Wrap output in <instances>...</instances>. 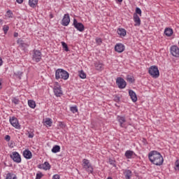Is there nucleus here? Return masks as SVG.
<instances>
[{
  "label": "nucleus",
  "instance_id": "nucleus-1",
  "mask_svg": "<svg viewBox=\"0 0 179 179\" xmlns=\"http://www.w3.org/2000/svg\"><path fill=\"white\" fill-rule=\"evenodd\" d=\"M148 159L155 166H162L164 162L162 154L156 150L151 151L148 153Z\"/></svg>",
  "mask_w": 179,
  "mask_h": 179
},
{
  "label": "nucleus",
  "instance_id": "nucleus-2",
  "mask_svg": "<svg viewBox=\"0 0 179 179\" xmlns=\"http://www.w3.org/2000/svg\"><path fill=\"white\" fill-rule=\"evenodd\" d=\"M55 78L56 79H63L64 80H68L69 78V73L62 69H58L55 73Z\"/></svg>",
  "mask_w": 179,
  "mask_h": 179
},
{
  "label": "nucleus",
  "instance_id": "nucleus-3",
  "mask_svg": "<svg viewBox=\"0 0 179 179\" xmlns=\"http://www.w3.org/2000/svg\"><path fill=\"white\" fill-rule=\"evenodd\" d=\"M148 73H150V76L152 78H158L160 76V73L159 72V69L156 66H152L149 68Z\"/></svg>",
  "mask_w": 179,
  "mask_h": 179
},
{
  "label": "nucleus",
  "instance_id": "nucleus-4",
  "mask_svg": "<svg viewBox=\"0 0 179 179\" xmlns=\"http://www.w3.org/2000/svg\"><path fill=\"white\" fill-rule=\"evenodd\" d=\"M83 166L87 173L93 174V166H92V164H90V162H89L88 159H83Z\"/></svg>",
  "mask_w": 179,
  "mask_h": 179
},
{
  "label": "nucleus",
  "instance_id": "nucleus-5",
  "mask_svg": "<svg viewBox=\"0 0 179 179\" xmlns=\"http://www.w3.org/2000/svg\"><path fill=\"white\" fill-rule=\"evenodd\" d=\"M10 157L15 163H22V157H20V155L17 152H13L12 155H10Z\"/></svg>",
  "mask_w": 179,
  "mask_h": 179
},
{
  "label": "nucleus",
  "instance_id": "nucleus-6",
  "mask_svg": "<svg viewBox=\"0 0 179 179\" xmlns=\"http://www.w3.org/2000/svg\"><path fill=\"white\" fill-rule=\"evenodd\" d=\"M116 85H117L119 89H125L127 87V82L122 78H117Z\"/></svg>",
  "mask_w": 179,
  "mask_h": 179
},
{
  "label": "nucleus",
  "instance_id": "nucleus-7",
  "mask_svg": "<svg viewBox=\"0 0 179 179\" xmlns=\"http://www.w3.org/2000/svg\"><path fill=\"white\" fill-rule=\"evenodd\" d=\"M32 59L33 61H35V62H40L41 61V52H40V50H34Z\"/></svg>",
  "mask_w": 179,
  "mask_h": 179
},
{
  "label": "nucleus",
  "instance_id": "nucleus-8",
  "mask_svg": "<svg viewBox=\"0 0 179 179\" xmlns=\"http://www.w3.org/2000/svg\"><path fill=\"white\" fill-rule=\"evenodd\" d=\"M74 27H76L78 31H83L85 30V25L82 24V22H78V20L76 19L73 20V23Z\"/></svg>",
  "mask_w": 179,
  "mask_h": 179
},
{
  "label": "nucleus",
  "instance_id": "nucleus-9",
  "mask_svg": "<svg viewBox=\"0 0 179 179\" xmlns=\"http://www.w3.org/2000/svg\"><path fill=\"white\" fill-rule=\"evenodd\" d=\"M171 54L173 55V57H176V58H178L179 57V48L177 45H173L170 48Z\"/></svg>",
  "mask_w": 179,
  "mask_h": 179
},
{
  "label": "nucleus",
  "instance_id": "nucleus-10",
  "mask_svg": "<svg viewBox=\"0 0 179 179\" xmlns=\"http://www.w3.org/2000/svg\"><path fill=\"white\" fill-rule=\"evenodd\" d=\"M54 93L57 97H61L62 96V90L61 86L57 83V85L54 87Z\"/></svg>",
  "mask_w": 179,
  "mask_h": 179
},
{
  "label": "nucleus",
  "instance_id": "nucleus-11",
  "mask_svg": "<svg viewBox=\"0 0 179 179\" xmlns=\"http://www.w3.org/2000/svg\"><path fill=\"white\" fill-rule=\"evenodd\" d=\"M71 23V17H69V14H65L62 20V26H68Z\"/></svg>",
  "mask_w": 179,
  "mask_h": 179
},
{
  "label": "nucleus",
  "instance_id": "nucleus-12",
  "mask_svg": "<svg viewBox=\"0 0 179 179\" xmlns=\"http://www.w3.org/2000/svg\"><path fill=\"white\" fill-rule=\"evenodd\" d=\"M10 123L14 127V128H16L17 129L20 128V125H19V120H17V118L15 117L10 118Z\"/></svg>",
  "mask_w": 179,
  "mask_h": 179
},
{
  "label": "nucleus",
  "instance_id": "nucleus-13",
  "mask_svg": "<svg viewBox=\"0 0 179 179\" xmlns=\"http://www.w3.org/2000/svg\"><path fill=\"white\" fill-rule=\"evenodd\" d=\"M115 50L117 52H124L125 50V46L122 43H117L115 46Z\"/></svg>",
  "mask_w": 179,
  "mask_h": 179
},
{
  "label": "nucleus",
  "instance_id": "nucleus-14",
  "mask_svg": "<svg viewBox=\"0 0 179 179\" xmlns=\"http://www.w3.org/2000/svg\"><path fill=\"white\" fill-rule=\"evenodd\" d=\"M129 95L134 103H136V101H138V96H136V93H135L134 90H129Z\"/></svg>",
  "mask_w": 179,
  "mask_h": 179
},
{
  "label": "nucleus",
  "instance_id": "nucleus-15",
  "mask_svg": "<svg viewBox=\"0 0 179 179\" xmlns=\"http://www.w3.org/2000/svg\"><path fill=\"white\" fill-rule=\"evenodd\" d=\"M38 168L43 169V170H50V169H51V165H50L48 162H45L44 164H38Z\"/></svg>",
  "mask_w": 179,
  "mask_h": 179
},
{
  "label": "nucleus",
  "instance_id": "nucleus-16",
  "mask_svg": "<svg viewBox=\"0 0 179 179\" xmlns=\"http://www.w3.org/2000/svg\"><path fill=\"white\" fill-rule=\"evenodd\" d=\"M124 156L127 159H134L136 155L132 150H127L125 152Z\"/></svg>",
  "mask_w": 179,
  "mask_h": 179
},
{
  "label": "nucleus",
  "instance_id": "nucleus-17",
  "mask_svg": "<svg viewBox=\"0 0 179 179\" xmlns=\"http://www.w3.org/2000/svg\"><path fill=\"white\" fill-rule=\"evenodd\" d=\"M117 121L120 122V125L122 128H124V123L127 122V120L125 119V116H117Z\"/></svg>",
  "mask_w": 179,
  "mask_h": 179
},
{
  "label": "nucleus",
  "instance_id": "nucleus-18",
  "mask_svg": "<svg viewBox=\"0 0 179 179\" xmlns=\"http://www.w3.org/2000/svg\"><path fill=\"white\" fill-rule=\"evenodd\" d=\"M23 156L25 159H30L33 157V155L31 154V151L29 150H25L23 152Z\"/></svg>",
  "mask_w": 179,
  "mask_h": 179
},
{
  "label": "nucleus",
  "instance_id": "nucleus-19",
  "mask_svg": "<svg viewBox=\"0 0 179 179\" xmlns=\"http://www.w3.org/2000/svg\"><path fill=\"white\" fill-rule=\"evenodd\" d=\"M125 179H131L132 177V171L129 169H126L123 172Z\"/></svg>",
  "mask_w": 179,
  "mask_h": 179
},
{
  "label": "nucleus",
  "instance_id": "nucleus-20",
  "mask_svg": "<svg viewBox=\"0 0 179 179\" xmlns=\"http://www.w3.org/2000/svg\"><path fill=\"white\" fill-rule=\"evenodd\" d=\"M134 21L135 22L134 26H139L141 24V18L136 13L134 14Z\"/></svg>",
  "mask_w": 179,
  "mask_h": 179
},
{
  "label": "nucleus",
  "instance_id": "nucleus-21",
  "mask_svg": "<svg viewBox=\"0 0 179 179\" xmlns=\"http://www.w3.org/2000/svg\"><path fill=\"white\" fill-rule=\"evenodd\" d=\"M17 43L19 44V45H20V47H22V48H27L29 46V44L25 43L24 41L22 40L21 38H19L17 41Z\"/></svg>",
  "mask_w": 179,
  "mask_h": 179
},
{
  "label": "nucleus",
  "instance_id": "nucleus-22",
  "mask_svg": "<svg viewBox=\"0 0 179 179\" xmlns=\"http://www.w3.org/2000/svg\"><path fill=\"white\" fill-rule=\"evenodd\" d=\"M117 34L122 37H125L127 36V30L124 28H119L117 31Z\"/></svg>",
  "mask_w": 179,
  "mask_h": 179
},
{
  "label": "nucleus",
  "instance_id": "nucleus-23",
  "mask_svg": "<svg viewBox=\"0 0 179 179\" xmlns=\"http://www.w3.org/2000/svg\"><path fill=\"white\" fill-rule=\"evenodd\" d=\"M164 34L166 35L167 37H171V36H173V29L166 28L164 30Z\"/></svg>",
  "mask_w": 179,
  "mask_h": 179
},
{
  "label": "nucleus",
  "instance_id": "nucleus-24",
  "mask_svg": "<svg viewBox=\"0 0 179 179\" xmlns=\"http://www.w3.org/2000/svg\"><path fill=\"white\" fill-rule=\"evenodd\" d=\"M37 3H38V0H29V5L31 8H36Z\"/></svg>",
  "mask_w": 179,
  "mask_h": 179
},
{
  "label": "nucleus",
  "instance_id": "nucleus-25",
  "mask_svg": "<svg viewBox=\"0 0 179 179\" xmlns=\"http://www.w3.org/2000/svg\"><path fill=\"white\" fill-rule=\"evenodd\" d=\"M94 66H95L96 71H101L103 69V64H101L99 62H96L94 64Z\"/></svg>",
  "mask_w": 179,
  "mask_h": 179
},
{
  "label": "nucleus",
  "instance_id": "nucleus-26",
  "mask_svg": "<svg viewBox=\"0 0 179 179\" xmlns=\"http://www.w3.org/2000/svg\"><path fill=\"white\" fill-rule=\"evenodd\" d=\"M28 106L30 107V108H36V101L31 99L29 100Z\"/></svg>",
  "mask_w": 179,
  "mask_h": 179
},
{
  "label": "nucleus",
  "instance_id": "nucleus-27",
  "mask_svg": "<svg viewBox=\"0 0 179 179\" xmlns=\"http://www.w3.org/2000/svg\"><path fill=\"white\" fill-rule=\"evenodd\" d=\"M44 124L46 127H51L52 125V121L50 118H46Z\"/></svg>",
  "mask_w": 179,
  "mask_h": 179
},
{
  "label": "nucleus",
  "instance_id": "nucleus-28",
  "mask_svg": "<svg viewBox=\"0 0 179 179\" xmlns=\"http://www.w3.org/2000/svg\"><path fill=\"white\" fill-rule=\"evenodd\" d=\"M59 150H61V147L59 145H55L52 148V153H58V152H59Z\"/></svg>",
  "mask_w": 179,
  "mask_h": 179
},
{
  "label": "nucleus",
  "instance_id": "nucleus-29",
  "mask_svg": "<svg viewBox=\"0 0 179 179\" xmlns=\"http://www.w3.org/2000/svg\"><path fill=\"white\" fill-rule=\"evenodd\" d=\"M6 179H17V177H16V175L9 173H7Z\"/></svg>",
  "mask_w": 179,
  "mask_h": 179
},
{
  "label": "nucleus",
  "instance_id": "nucleus-30",
  "mask_svg": "<svg viewBox=\"0 0 179 179\" xmlns=\"http://www.w3.org/2000/svg\"><path fill=\"white\" fill-rule=\"evenodd\" d=\"M61 44L62 45L63 50H64V51L68 52V51H69V48H68V44H66V43L64 41L61 42Z\"/></svg>",
  "mask_w": 179,
  "mask_h": 179
},
{
  "label": "nucleus",
  "instance_id": "nucleus-31",
  "mask_svg": "<svg viewBox=\"0 0 179 179\" xmlns=\"http://www.w3.org/2000/svg\"><path fill=\"white\" fill-rule=\"evenodd\" d=\"M79 76L81 79H86V73L82 70L79 72Z\"/></svg>",
  "mask_w": 179,
  "mask_h": 179
},
{
  "label": "nucleus",
  "instance_id": "nucleus-32",
  "mask_svg": "<svg viewBox=\"0 0 179 179\" xmlns=\"http://www.w3.org/2000/svg\"><path fill=\"white\" fill-rule=\"evenodd\" d=\"M127 82H129V83H134V82H135L134 77H132L131 76H127Z\"/></svg>",
  "mask_w": 179,
  "mask_h": 179
},
{
  "label": "nucleus",
  "instance_id": "nucleus-33",
  "mask_svg": "<svg viewBox=\"0 0 179 179\" xmlns=\"http://www.w3.org/2000/svg\"><path fill=\"white\" fill-rule=\"evenodd\" d=\"M70 110L71 113H73V114H75V113H78V106H71L70 108Z\"/></svg>",
  "mask_w": 179,
  "mask_h": 179
},
{
  "label": "nucleus",
  "instance_id": "nucleus-34",
  "mask_svg": "<svg viewBox=\"0 0 179 179\" xmlns=\"http://www.w3.org/2000/svg\"><path fill=\"white\" fill-rule=\"evenodd\" d=\"M136 13V15H139L140 16H142V10H141V8L137 7L136 8V13Z\"/></svg>",
  "mask_w": 179,
  "mask_h": 179
},
{
  "label": "nucleus",
  "instance_id": "nucleus-35",
  "mask_svg": "<svg viewBox=\"0 0 179 179\" xmlns=\"http://www.w3.org/2000/svg\"><path fill=\"white\" fill-rule=\"evenodd\" d=\"M3 30L4 31V34H6V33H8V30H9V27L8 25H5L3 27Z\"/></svg>",
  "mask_w": 179,
  "mask_h": 179
},
{
  "label": "nucleus",
  "instance_id": "nucleus-36",
  "mask_svg": "<svg viewBox=\"0 0 179 179\" xmlns=\"http://www.w3.org/2000/svg\"><path fill=\"white\" fill-rule=\"evenodd\" d=\"M12 103H13L14 104H19V103H20V101L18 99L13 98L12 99Z\"/></svg>",
  "mask_w": 179,
  "mask_h": 179
},
{
  "label": "nucleus",
  "instance_id": "nucleus-37",
  "mask_svg": "<svg viewBox=\"0 0 179 179\" xmlns=\"http://www.w3.org/2000/svg\"><path fill=\"white\" fill-rule=\"evenodd\" d=\"M109 163H110V164L113 166V167H116L115 161V160H113V159H109Z\"/></svg>",
  "mask_w": 179,
  "mask_h": 179
},
{
  "label": "nucleus",
  "instance_id": "nucleus-38",
  "mask_svg": "<svg viewBox=\"0 0 179 179\" xmlns=\"http://www.w3.org/2000/svg\"><path fill=\"white\" fill-rule=\"evenodd\" d=\"M175 170H179V161L176 160V162H175Z\"/></svg>",
  "mask_w": 179,
  "mask_h": 179
},
{
  "label": "nucleus",
  "instance_id": "nucleus-39",
  "mask_svg": "<svg viewBox=\"0 0 179 179\" xmlns=\"http://www.w3.org/2000/svg\"><path fill=\"white\" fill-rule=\"evenodd\" d=\"M96 43L97 44H99V45H100V44H101V43H103V41L101 40V38H96Z\"/></svg>",
  "mask_w": 179,
  "mask_h": 179
},
{
  "label": "nucleus",
  "instance_id": "nucleus-40",
  "mask_svg": "<svg viewBox=\"0 0 179 179\" xmlns=\"http://www.w3.org/2000/svg\"><path fill=\"white\" fill-rule=\"evenodd\" d=\"M42 177H43V173H36V176L35 179H41Z\"/></svg>",
  "mask_w": 179,
  "mask_h": 179
},
{
  "label": "nucleus",
  "instance_id": "nucleus-41",
  "mask_svg": "<svg viewBox=\"0 0 179 179\" xmlns=\"http://www.w3.org/2000/svg\"><path fill=\"white\" fill-rule=\"evenodd\" d=\"M114 100L116 101V103H118L120 100V98L118 96H115Z\"/></svg>",
  "mask_w": 179,
  "mask_h": 179
},
{
  "label": "nucleus",
  "instance_id": "nucleus-42",
  "mask_svg": "<svg viewBox=\"0 0 179 179\" xmlns=\"http://www.w3.org/2000/svg\"><path fill=\"white\" fill-rule=\"evenodd\" d=\"M5 140H6L7 142H9V141H10V136L6 135V136H5Z\"/></svg>",
  "mask_w": 179,
  "mask_h": 179
},
{
  "label": "nucleus",
  "instance_id": "nucleus-43",
  "mask_svg": "<svg viewBox=\"0 0 179 179\" xmlns=\"http://www.w3.org/2000/svg\"><path fill=\"white\" fill-rule=\"evenodd\" d=\"M60 177H59V175L58 174H55L52 176V179H59Z\"/></svg>",
  "mask_w": 179,
  "mask_h": 179
},
{
  "label": "nucleus",
  "instance_id": "nucleus-44",
  "mask_svg": "<svg viewBox=\"0 0 179 179\" xmlns=\"http://www.w3.org/2000/svg\"><path fill=\"white\" fill-rule=\"evenodd\" d=\"M17 76L18 79H22V73L18 72L17 74Z\"/></svg>",
  "mask_w": 179,
  "mask_h": 179
},
{
  "label": "nucleus",
  "instance_id": "nucleus-45",
  "mask_svg": "<svg viewBox=\"0 0 179 179\" xmlns=\"http://www.w3.org/2000/svg\"><path fill=\"white\" fill-rule=\"evenodd\" d=\"M7 13H8L9 17H12V15H13L12 11L8 10V11H7Z\"/></svg>",
  "mask_w": 179,
  "mask_h": 179
},
{
  "label": "nucleus",
  "instance_id": "nucleus-46",
  "mask_svg": "<svg viewBox=\"0 0 179 179\" xmlns=\"http://www.w3.org/2000/svg\"><path fill=\"white\" fill-rule=\"evenodd\" d=\"M34 134L33 133H30L28 135V138H34Z\"/></svg>",
  "mask_w": 179,
  "mask_h": 179
},
{
  "label": "nucleus",
  "instance_id": "nucleus-47",
  "mask_svg": "<svg viewBox=\"0 0 179 179\" xmlns=\"http://www.w3.org/2000/svg\"><path fill=\"white\" fill-rule=\"evenodd\" d=\"M16 2H17V3H23V0H16Z\"/></svg>",
  "mask_w": 179,
  "mask_h": 179
},
{
  "label": "nucleus",
  "instance_id": "nucleus-48",
  "mask_svg": "<svg viewBox=\"0 0 179 179\" xmlns=\"http://www.w3.org/2000/svg\"><path fill=\"white\" fill-rule=\"evenodd\" d=\"M3 64V61H2V58L0 57V66H2Z\"/></svg>",
  "mask_w": 179,
  "mask_h": 179
},
{
  "label": "nucleus",
  "instance_id": "nucleus-49",
  "mask_svg": "<svg viewBox=\"0 0 179 179\" xmlns=\"http://www.w3.org/2000/svg\"><path fill=\"white\" fill-rule=\"evenodd\" d=\"M17 36H19V34L15 32V33L14 34V37H17Z\"/></svg>",
  "mask_w": 179,
  "mask_h": 179
},
{
  "label": "nucleus",
  "instance_id": "nucleus-50",
  "mask_svg": "<svg viewBox=\"0 0 179 179\" xmlns=\"http://www.w3.org/2000/svg\"><path fill=\"white\" fill-rule=\"evenodd\" d=\"M2 89V83L0 80V90Z\"/></svg>",
  "mask_w": 179,
  "mask_h": 179
},
{
  "label": "nucleus",
  "instance_id": "nucleus-51",
  "mask_svg": "<svg viewBox=\"0 0 179 179\" xmlns=\"http://www.w3.org/2000/svg\"><path fill=\"white\" fill-rule=\"evenodd\" d=\"M50 19H52V17H53L52 14L50 15Z\"/></svg>",
  "mask_w": 179,
  "mask_h": 179
},
{
  "label": "nucleus",
  "instance_id": "nucleus-52",
  "mask_svg": "<svg viewBox=\"0 0 179 179\" xmlns=\"http://www.w3.org/2000/svg\"><path fill=\"white\" fill-rule=\"evenodd\" d=\"M117 2H122V0H117Z\"/></svg>",
  "mask_w": 179,
  "mask_h": 179
},
{
  "label": "nucleus",
  "instance_id": "nucleus-53",
  "mask_svg": "<svg viewBox=\"0 0 179 179\" xmlns=\"http://www.w3.org/2000/svg\"><path fill=\"white\" fill-rule=\"evenodd\" d=\"M171 1H174V0H171Z\"/></svg>",
  "mask_w": 179,
  "mask_h": 179
}]
</instances>
